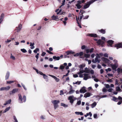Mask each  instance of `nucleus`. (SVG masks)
<instances>
[{"label":"nucleus","mask_w":122,"mask_h":122,"mask_svg":"<svg viewBox=\"0 0 122 122\" xmlns=\"http://www.w3.org/2000/svg\"><path fill=\"white\" fill-rule=\"evenodd\" d=\"M19 100L20 102L22 103L23 102V101L24 102H25L26 101V97L25 95H24L23 97V98L22 99L21 96L20 94H18Z\"/></svg>","instance_id":"obj_1"},{"label":"nucleus","mask_w":122,"mask_h":122,"mask_svg":"<svg viewBox=\"0 0 122 122\" xmlns=\"http://www.w3.org/2000/svg\"><path fill=\"white\" fill-rule=\"evenodd\" d=\"M52 102L54 105V109H56L58 107L57 104L60 102V101L59 100H55L52 101Z\"/></svg>","instance_id":"obj_2"},{"label":"nucleus","mask_w":122,"mask_h":122,"mask_svg":"<svg viewBox=\"0 0 122 122\" xmlns=\"http://www.w3.org/2000/svg\"><path fill=\"white\" fill-rule=\"evenodd\" d=\"M68 100H70V102L72 104L74 100L76 99L75 97H74L73 96H71L68 97Z\"/></svg>","instance_id":"obj_3"},{"label":"nucleus","mask_w":122,"mask_h":122,"mask_svg":"<svg viewBox=\"0 0 122 122\" xmlns=\"http://www.w3.org/2000/svg\"><path fill=\"white\" fill-rule=\"evenodd\" d=\"M83 75L84 76V79L85 80H86L91 78V76L89 74L85 73L83 74Z\"/></svg>","instance_id":"obj_4"},{"label":"nucleus","mask_w":122,"mask_h":122,"mask_svg":"<svg viewBox=\"0 0 122 122\" xmlns=\"http://www.w3.org/2000/svg\"><path fill=\"white\" fill-rule=\"evenodd\" d=\"M94 1H90L88 2L87 4L84 5V8L86 9L88 8L89 7L90 5Z\"/></svg>","instance_id":"obj_5"},{"label":"nucleus","mask_w":122,"mask_h":122,"mask_svg":"<svg viewBox=\"0 0 122 122\" xmlns=\"http://www.w3.org/2000/svg\"><path fill=\"white\" fill-rule=\"evenodd\" d=\"M18 91V89L15 88L13 89L12 91L10 92V95H12L17 92Z\"/></svg>","instance_id":"obj_6"},{"label":"nucleus","mask_w":122,"mask_h":122,"mask_svg":"<svg viewBox=\"0 0 122 122\" xmlns=\"http://www.w3.org/2000/svg\"><path fill=\"white\" fill-rule=\"evenodd\" d=\"M10 86H7L5 87H2L0 88V90L1 91L6 90H8L10 88Z\"/></svg>","instance_id":"obj_7"},{"label":"nucleus","mask_w":122,"mask_h":122,"mask_svg":"<svg viewBox=\"0 0 122 122\" xmlns=\"http://www.w3.org/2000/svg\"><path fill=\"white\" fill-rule=\"evenodd\" d=\"M86 87L83 86L82 87L81 89L80 90V92L81 93H85L87 92V91L86 89Z\"/></svg>","instance_id":"obj_8"},{"label":"nucleus","mask_w":122,"mask_h":122,"mask_svg":"<svg viewBox=\"0 0 122 122\" xmlns=\"http://www.w3.org/2000/svg\"><path fill=\"white\" fill-rule=\"evenodd\" d=\"M102 60L106 63H110V61L107 59L105 57H102Z\"/></svg>","instance_id":"obj_9"},{"label":"nucleus","mask_w":122,"mask_h":122,"mask_svg":"<svg viewBox=\"0 0 122 122\" xmlns=\"http://www.w3.org/2000/svg\"><path fill=\"white\" fill-rule=\"evenodd\" d=\"M5 17V14L4 13H2L0 16V24H1L3 21Z\"/></svg>","instance_id":"obj_10"},{"label":"nucleus","mask_w":122,"mask_h":122,"mask_svg":"<svg viewBox=\"0 0 122 122\" xmlns=\"http://www.w3.org/2000/svg\"><path fill=\"white\" fill-rule=\"evenodd\" d=\"M49 76H50L52 77H53V78L55 79L56 81V82H58L60 80L59 79L57 78L55 76L50 75H49Z\"/></svg>","instance_id":"obj_11"},{"label":"nucleus","mask_w":122,"mask_h":122,"mask_svg":"<svg viewBox=\"0 0 122 122\" xmlns=\"http://www.w3.org/2000/svg\"><path fill=\"white\" fill-rule=\"evenodd\" d=\"M99 62L100 61L99 59H98V58L96 57L95 58V60L93 59L92 60V62L93 63H95L97 62H98V63H99Z\"/></svg>","instance_id":"obj_12"},{"label":"nucleus","mask_w":122,"mask_h":122,"mask_svg":"<svg viewBox=\"0 0 122 122\" xmlns=\"http://www.w3.org/2000/svg\"><path fill=\"white\" fill-rule=\"evenodd\" d=\"M30 48L31 49H33L34 48H35V46H34L35 43L34 42L32 43V42H30Z\"/></svg>","instance_id":"obj_13"},{"label":"nucleus","mask_w":122,"mask_h":122,"mask_svg":"<svg viewBox=\"0 0 122 122\" xmlns=\"http://www.w3.org/2000/svg\"><path fill=\"white\" fill-rule=\"evenodd\" d=\"M115 47H117V49H118L122 47V43H119L117 45H115Z\"/></svg>","instance_id":"obj_14"},{"label":"nucleus","mask_w":122,"mask_h":122,"mask_svg":"<svg viewBox=\"0 0 122 122\" xmlns=\"http://www.w3.org/2000/svg\"><path fill=\"white\" fill-rule=\"evenodd\" d=\"M52 19L54 20H56L59 19L57 16H55L54 15H53L52 17Z\"/></svg>","instance_id":"obj_15"},{"label":"nucleus","mask_w":122,"mask_h":122,"mask_svg":"<svg viewBox=\"0 0 122 122\" xmlns=\"http://www.w3.org/2000/svg\"><path fill=\"white\" fill-rule=\"evenodd\" d=\"M91 95V93H86L84 94V97L85 98H87L89 97Z\"/></svg>","instance_id":"obj_16"},{"label":"nucleus","mask_w":122,"mask_h":122,"mask_svg":"<svg viewBox=\"0 0 122 122\" xmlns=\"http://www.w3.org/2000/svg\"><path fill=\"white\" fill-rule=\"evenodd\" d=\"M113 41L112 40H109L107 41V43L110 46H111L113 43Z\"/></svg>","instance_id":"obj_17"},{"label":"nucleus","mask_w":122,"mask_h":122,"mask_svg":"<svg viewBox=\"0 0 122 122\" xmlns=\"http://www.w3.org/2000/svg\"><path fill=\"white\" fill-rule=\"evenodd\" d=\"M53 58L55 60H59L60 59V57L59 56L56 57L55 56H54L53 57Z\"/></svg>","instance_id":"obj_18"},{"label":"nucleus","mask_w":122,"mask_h":122,"mask_svg":"<svg viewBox=\"0 0 122 122\" xmlns=\"http://www.w3.org/2000/svg\"><path fill=\"white\" fill-rule=\"evenodd\" d=\"M88 36L91 37H97V35L96 34H88Z\"/></svg>","instance_id":"obj_19"},{"label":"nucleus","mask_w":122,"mask_h":122,"mask_svg":"<svg viewBox=\"0 0 122 122\" xmlns=\"http://www.w3.org/2000/svg\"><path fill=\"white\" fill-rule=\"evenodd\" d=\"M97 103L96 102H94L91 105V107L92 108H93L95 107L97 105Z\"/></svg>","instance_id":"obj_20"},{"label":"nucleus","mask_w":122,"mask_h":122,"mask_svg":"<svg viewBox=\"0 0 122 122\" xmlns=\"http://www.w3.org/2000/svg\"><path fill=\"white\" fill-rule=\"evenodd\" d=\"M10 75V73L9 72H7V73L6 76H5V79H8L9 78Z\"/></svg>","instance_id":"obj_21"},{"label":"nucleus","mask_w":122,"mask_h":122,"mask_svg":"<svg viewBox=\"0 0 122 122\" xmlns=\"http://www.w3.org/2000/svg\"><path fill=\"white\" fill-rule=\"evenodd\" d=\"M84 71L85 72L87 73H89L90 72V70L87 68H85Z\"/></svg>","instance_id":"obj_22"},{"label":"nucleus","mask_w":122,"mask_h":122,"mask_svg":"<svg viewBox=\"0 0 122 122\" xmlns=\"http://www.w3.org/2000/svg\"><path fill=\"white\" fill-rule=\"evenodd\" d=\"M75 113L77 115H83V113L81 112H75Z\"/></svg>","instance_id":"obj_23"},{"label":"nucleus","mask_w":122,"mask_h":122,"mask_svg":"<svg viewBox=\"0 0 122 122\" xmlns=\"http://www.w3.org/2000/svg\"><path fill=\"white\" fill-rule=\"evenodd\" d=\"M97 43L99 44H102L104 43V42L103 41H102L101 40H99L97 42Z\"/></svg>","instance_id":"obj_24"},{"label":"nucleus","mask_w":122,"mask_h":122,"mask_svg":"<svg viewBox=\"0 0 122 122\" xmlns=\"http://www.w3.org/2000/svg\"><path fill=\"white\" fill-rule=\"evenodd\" d=\"M76 6L77 7V8L80 9L81 7L82 6L80 4L77 3L76 5Z\"/></svg>","instance_id":"obj_25"},{"label":"nucleus","mask_w":122,"mask_h":122,"mask_svg":"<svg viewBox=\"0 0 122 122\" xmlns=\"http://www.w3.org/2000/svg\"><path fill=\"white\" fill-rule=\"evenodd\" d=\"M61 106H63L65 107H68V105H66L65 104L63 103H61Z\"/></svg>","instance_id":"obj_26"},{"label":"nucleus","mask_w":122,"mask_h":122,"mask_svg":"<svg viewBox=\"0 0 122 122\" xmlns=\"http://www.w3.org/2000/svg\"><path fill=\"white\" fill-rule=\"evenodd\" d=\"M75 91L72 89H71L69 92V94H72L75 92Z\"/></svg>","instance_id":"obj_27"},{"label":"nucleus","mask_w":122,"mask_h":122,"mask_svg":"<svg viewBox=\"0 0 122 122\" xmlns=\"http://www.w3.org/2000/svg\"><path fill=\"white\" fill-rule=\"evenodd\" d=\"M85 2V0H79L77 1V3L80 4Z\"/></svg>","instance_id":"obj_28"},{"label":"nucleus","mask_w":122,"mask_h":122,"mask_svg":"<svg viewBox=\"0 0 122 122\" xmlns=\"http://www.w3.org/2000/svg\"><path fill=\"white\" fill-rule=\"evenodd\" d=\"M10 58L12 60H15V57L12 55V54H11Z\"/></svg>","instance_id":"obj_29"},{"label":"nucleus","mask_w":122,"mask_h":122,"mask_svg":"<svg viewBox=\"0 0 122 122\" xmlns=\"http://www.w3.org/2000/svg\"><path fill=\"white\" fill-rule=\"evenodd\" d=\"M10 107H8L3 112L5 113L7 111H8L10 108Z\"/></svg>","instance_id":"obj_30"},{"label":"nucleus","mask_w":122,"mask_h":122,"mask_svg":"<svg viewBox=\"0 0 122 122\" xmlns=\"http://www.w3.org/2000/svg\"><path fill=\"white\" fill-rule=\"evenodd\" d=\"M112 69L114 70L115 69L117 68V66L115 65H113L112 66Z\"/></svg>","instance_id":"obj_31"},{"label":"nucleus","mask_w":122,"mask_h":122,"mask_svg":"<svg viewBox=\"0 0 122 122\" xmlns=\"http://www.w3.org/2000/svg\"><path fill=\"white\" fill-rule=\"evenodd\" d=\"M84 72H85L84 70H80V71L78 73V74H81L83 73Z\"/></svg>","instance_id":"obj_32"},{"label":"nucleus","mask_w":122,"mask_h":122,"mask_svg":"<svg viewBox=\"0 0 122 122\" xmlns=\"http://www.w3.org/2000/svg\"><path fill=\"white\" fill-rule=\"evenodd\" d=\"M20 51L23 53H25L27 52L26 50L25 49H21Z\"/></svg>","instance_id":"obj_33"},{"label":"nucleus","mask_w":122,"mask_h":122,"mask_svg":"<svg viewBox=\"0 0 122 122\" xmlns=\"http://www.w3.org/2000/svg\"><path fill=\"white\" fill-rule=\"evenodd\" d=\"M81 83V81H77L75 83L73 82V84H77L78 85H79Z\"/></svg>","instance_id":"obj_34"},{"label":"nucleus","mask_w":122,"mask_h":122,"mask_svg":"<svg viewBox=\"0 0 122 122\" xmlns=\"http://www.w3.org/2000/svg\"><path fill=\"white\" fill-rule=\"evenodd\" d=\"M90 56V54H85L84 56L85 57L87 58L88 57Z\"/></svg>","instance_id":"obj_35"},{"label":"nucleus","mask_w":122,"mask_h":122,"mask_svg":"<svg viewBox=\"0 0 122 122\" xmlns=\"http://www.w3.org/2000/svg\"><path fill=\"white\" fill-rule=\"evenodd\" d=\"M39 49L38 48H36L35 50L33 51V52L35 53H36L37 51H39Z\"/></svg>","instance_id":"obj_36"},{"label":"nucleus","mask_w":122,"mask_h":122,"mask_svg":"<svg viewBox=\"0 0 122 122\" xmlns=\"http://www.w3.org/2000/svg\"><path fill=\"white\" fill-rule=\"evenodd\" d=\"M118 98H117L115 97H113V100L117 102V100H118Z\"/></svg>","instance_id":"obj_37"},{"label":"nucleus","mask_w":122,"mask_h":122,"mask_svg":"<svg viewBox=\"0 0 122 122\" xmlns=\"http://www.w3.org/2000/svg\"><path fill=\"white\" fill-rule=\"evenodd\" d=\"M41 119L43 120L45 119H46V117L45 116H41L40 117Z\"/></svg>","instance_id":"obj_38"},{"label":"nucleus","mask_w":122,"mask_h":122,"mask_svg":"<svg viewBox=\"0 0 122 122\" xmlns=\"http://www.w3.org/2000/svg\"><path fill=\"white\" fill-rule=\"evenodd\" d=\"M11 99H9L6 102L8 104H10L11 103Z\"/></svg>","instance_id":"obj_39"},{"label":"nucleus","mask_w":122,"mask_h":122,"mask_svg":"<svg viewBox=\"0 0 122 122\" xmlns=\"http://www.w3.org/2000/svg\"><path fill=\"white\" fill-rule=\"evenodd\" d=\"M100 31L101 33H103V34H104L105 33V31L103 30H100Z\"/></svg>","instance_id":"obj_40"},{"label":"nucleus","mask_w":122,"mask_h":122,"mask_svg":"<svg viewBox=\"0 0 122 122\" xmlns=\"http://www.w3.org/2000/svg\"><path fill=\"white\" fill-rule=\"evenodd\" d=\"M13 81H7V84H11L12 83L14 82Z\"/></svg>","instance_id":"obj_41"},{"label":"nucleus","mask_w":122,"mask_h":122,"mask_svg":"<svg viewBox=\"0 0 122 122\" xmlns=\"http://www.w3.org/2000/svg\"><path fill=\"white\" fill-rule=\"evenodd\" d=\"M21 85H22V86L23 87L24 89L25 90H26L27 88L25 87V85L24 84H23L22 83H21Z\"/></svg>","instance_id":"obj_42"},{"label":"nucleus","mask_w":122,"mask_h":122,"mask_svg":"<svg viewBox=\"0 0 122 122\" xmlns=\"http://www.w3.org/2000/svg\"><path fill=\"white\" fill-rule=\"evenodd\" d=\"M118 99L120 100V101L122 102V97L120 96H119L118 97Z\"/></svg>","instance_id":"obj_43"},{"label":"nucleus","mask_w":122,"mask_h":122,"mask_svg":"<svg viewBox=\"0 0 122 122\" xmlns=\"http://www.w3.org/2000/svg\"><path fill=\"white\" fill-rule=\"evenodd\" d=\"M60 67L61 69L62 70L64 69V66L62 65H61L60 66Z\"/></svg>","instance_id":"obj_44"},{"label":"nucleus","mask_w":122,"mask_h":122,"mask_svg":"<svg viewBox=\"0 0 122 122\" xmlns=\"http://www.w3.org/2000/svg\"><path fill=\"white\" fill-rule=\"evenodd\" d=\"M90 72L92 74H93L94 73V71L92 70H91L90 71Z\"/></svg>","instance_id":"obj_45"},{"label":"nucleus","mask_w":122,"mask_h":122,"mask_svg":"<svg viewBox=\"0 0 122 122\" xmlns=\"http://www.w3.org/2000/svg\"><path fill=\"white\" fill-rule=\"evenodd\" d=\"M117 71L118 73H120L121 71V70L120 68H118L117 69Z\"/></svg>","instance_id":"obj_46"},{"label":"nucleus","mask_w":122,"mask_h":122,"mask_svg":"<svg viewBox=\"0 0 122 122\" xmlns=\"http://www.w3.org/2000/svg\"><path fill=\"white\" fill-rule=\"evenodd\" d=\"M116 89L117 91H120V89L119 87H117L116 88Z\"/></svg>","instance_id":"obj_47"},{"label":"nucleus","mask_w":122,"mask_h":122,"mask_svg":"<svg viewBox=\"0 0 122 122\" xmlns=\"http://www.w3.org/2000/svg\"><path fill=\"white\" fill-rule=\"evenodd\" d=\"M81 101H78L77 103V104L78 105H79L81 104Z\"/></svg>","instance_id":"obj_48"},{"label":"nucleus","mask_w":122,"mask_h":122,"mask_svg":"<svg viewBox=\"0 0 122 122\" xmlns=\"http://www.w3.org/2000/svg\"><path fill=\"white\" fill-rule=\"evenodd\" d=\"M22 27V26L21 25H18V28H19L20 29H21Z\"/></svg>","instance_id":"obj_49"},{"label":"nucleus","mask_w":122,"mask_h":122,"mask_svg":"<svg viewBox=\"0 0 122 122\" xmlns=\"http://www.w3.org/2000/svg\"><path fill=\"white\" fill-rule=\"evenodd\" d=\"M76 20L77 21V23L78 24V25L79 26V27L80 28H81V25H80V24L78 22L77 19H76Z\"/></svg>","instance_id":"obj_50"},{"label":"nucleus","mask_w":122,"mask_h":122,"mask_svg":"<svg viewBox=\"0 0 122 122\" xmlns=\"http://www.w3.org/2000/svg\"><path fill=\"white\" fill-rule=\"evenodd\" d=\"M104 56L105 57H108V54L107 53H105L104 54Z\"/></svg>","instance_id":"obj_51"},{"label":"nucleus","mask_w":122,"mask_h":122,"mask_svg":"<svg viewBox=\"0 0 122 122\" xmlns=\"http://www.w3.org/2000/svg\"><path fill=\"white\" fill-rule=\"evenodd\" d=\"M83 54L82 52H81L79 53V55L80 56H81Z\"/></svg>","instance_id":"obj_52"},{"label":"nucleus","mask_w":122,"mask_h":122,"mask_svg":"<svg viewBox=\"0 0 122 122\" xmlns=\"http://www.w3.org/2000/svg\"><path fill=\"white\" fill-rule=\"evenodd\" d=\"M110 86L108 84H107L106 85V87L107 88H109L110 87Z\"/></svg>","instance_id":"obj_53"},{"label":"nucleus","mask_w":122,"mask_h":122,"mask_svg":"<svg viewBox=\"0 0 122 122\" xmlns=\"http://www.w3.org/2000/svg\"><path fill=\"white\" fill-rule=\"evenodd\" d=\"M73 76L74 78H76L78 77V75L77 74H74L73 75Z\"/></svg>","instance_id":"obj_54"},{"label":"nucleus","mask_w":122,"mask_h":122,"mask_svg":"<svg viewBox=\"0 0 122 122\" xmlns=\"http://www.w3.org/2000/svg\"><path fill=\"white\" fill-rule=\"evenodd\" d=\"M14 119L15 120V122H18L17 120L15 117L14 116Z\"/></svg>","instance_id":"obj_55"},{"label":"nucleus","mask_w":122,"mask_h":122,"mask_svg":"<svg viewBox=\"0 0 122 122\" xmlns=\"http://www.w3.org/2000/svg\"><path fill=\"white\" fill-rule=\"evenodd\" d=\"M105 70L107 71H111V69L109 68H108L107 69H106Z\"/></svg>","instance_id":"obj_56"},{"label":"nucleus","mask_w":122,"mask_h":122,"mask_svg":"<svg viewBox=\"0 0 122 122\" xmlns=\"http://www.w3.org/2000/svg\"><path fill=\"white\" fill-rule=\"evenodd\" d=\"M97 67L98 69L101 68L102 67L99 64L98 65Z\"/></svg>","instance_id":"obj_57"},{"label":"nucleus","mask_w":122,"mask_h":122,"mask_svg":"<svg viewBox=\"0 0 122 122\" xmlns=\"http://www.w3.org/2000/svg\"><path fill=\"white\" fill-rule=\"evenodd\" d=\"M47 52H48V53L51 54H52L53 53L51 51H50L49 50H47L46 51Z\"/></svg>","instance_id":"obj_58"},{"label":"nucleus","mask_w":122,"mask_h":122,"mask_svg":"<svg viewBox=\"0 0 122 122\" xmlns=\"http://www.w3.org/2000/svg\"><path fill=\"white\" fill-rule=\"evenodd\" d=\"M63 92L61 90L60 91V95H63Z\"/></svg>","instance_id":"obj_59"},{"label":"nucleus","mask_w":122,"mask_h":122,"mask_svg":"<svg viewBox=\"0 0 122 122\" xmlns=\"http://www.w3.org/2000/svg\"><path fill=\"white\" fill-rule=\"evenodd\" d=\"M102 91L104 92H106V89L105 88H103L102 89Z\"/></svg>","instance_id":"obj_60"},{"label":"nucleus","mask_w":122,"mask_h":122,"mask_svg":"<svg viewBox=\"0 0 122 122\" xmlns=\"http://www.w3.org/2000/svg\"><path fill=\"white\" fill-rule=\"evenodd\" d=\"M79 56V53H77L74 55V56Z\"/></svg>","instance_id":"obj_61"},{"label":"nucleus","mask_w":122,"mask_h":122,"mask_svg":"<svg viewBox=\"0 0 122 122\" xmlns=\"http://www.w3.org/2000/svg\"><path fill=\"white\" fill-rule=\"evenodd\" d=\"M93 50L94 49L93 48H91L90 50H89L90 52L91 53L93 51Z\"/></svg>","instance_id":"obj_62"},{"label":"nucleus","mask_w":122,"mask_h":122,"mask_svg":"<svg viewBox=\"0 0 122 122\" xmlns=\"http://www.w3.org/2000/svg\"><path fill=\"white\" fill-rule=\"evenodd\" d=\"M46 54V53L45 52H43L42 53L41 55L42 56H44Z\"/></svg>","instance_id":"obj_63"},{"label":"nucleus","mask_w":122,"mask_h":122,"mask_svg":"<svg viewBox=\"0 0 122 122\" xmlns=\"http://www.w3.org/2000/svg\"><path fill=\"white\" fill-rule=\"evenodd\" d=\"M66 53L67 55H69L70 54V51H68L66 52Z\"/></svg>","instance_id":"obj_64"}]
</instances>
